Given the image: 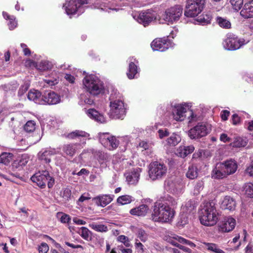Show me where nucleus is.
I'll list each match as a JSON object with an SVG mask.
<instances>
[{
	"label": "nucleus",
	"instance_id": "f257e3e1",
	"mask_svg": "<svg viewBox=\"0 0 253 253\" xmlns=\"http://www.w3.org/2000/svg\"><path fill=\"white\" fill-rule=\"evenodd\" d=\"M177 204L175 200L167 194L161 197L155 203L152 218L155 222H166L170 220L174 216V207Z\"/></svg>",
	"mask_w": 253,
	"mask_h": 253
},
{
	"label": "nucleus",
	"instance_id": "f03ea898",
	"mask_svg": "<svg viewBox=\"0 0 253 253\" xmlns=\"http://www.w3.org/2000/svg\"><path fill=\"white\" fill-rule=\"evenodd\" d=\"M200 220L201 224L205 226H213L218 220L216 211L211 203H207L201 206Z\"/></svg>",
	"mask_w": 253,
	"mask_h": 253
},
{
	"label": "nucleus",
	"instance_id": "7ed1b4c3",
	"mask_svg": "<svg viewBox=\"0 0 253 253\" xmlns=\"http://www.w3.org/2000/svg\"><path fill=\"white\" fill-rule=\"evenodd\" d=\"M83 83L86 90L93 95H97L104 91L103 82L95 75L86 76Z\"/></svg>",
	"mask_w": 253,
	"mask_h": 253
},
{
	"label": "nucleus",
	"instance_id": "20e7f679",
	"mask_svg": "<svg viewBox=\"0 0 253 253\" xmlns=\"http://www.w3.org/2000/svg\"><path fill=\"white\" fill-rule=\"evenodd\" d=\"M30 179L41 188H44L46 183L48 187L51 188L55 182L54 178L50 176L49 172L46 170H39L31 176Z\"/></svg>",
	"mask_w": 253,
	"mask_h": 253
},
{
	"label": "nucleus",
	"instance_id": "39448f33",
	"mask_svg": "<svg viewBox=\"0 0 253 253\" xmlns=\"http://www.w3.org/2000/svg\"><path fill=\"white\" fill-rule=\"evenodd\" d=\"M148 175L152 180H160L165 176L167 173V166L162 162L154 161L148 166Z\"/></svg>",
	"mask_w": 253,
	"mask_h": 253
},
{
	"label": "nucleus",
	"instance_id": "423d86ee",
	"mask_svg": "<svg viewBox=\"0 0 253 253\" xmlns=\"http://www.w3.org/2000/svg\"><path fill=\"white\" fill-rule=\"evenodd\" d=\"M183 13V7L181 5H174L166 9L162 15V19L170 24L178 21Z\"/></svg>",
	"mask_w": 253,
	"mask_h": 253
},
{
	"label": "nucleus",
	"instance_id": "0eeeda50",
	"mask_svg": "<svg viewBox=\"0 0 253 253\" xmlns=\"http://www.w3.org/2000/svg\"><path fill=\"white\" fill-rule=\"evenodd\" d=\"M109 116L115 119H124L126 114V108L124 101L117 99L110 103Z\"/></svg>",
	"mask_w": 253,
	"mask_h": 253
},
{
	"label": "nucleus",
	"instance_id": "6e6552de",
	"mask_svg": "<svg viewBox=\"0 0 253 253\" xmlns=\"http://www.w3.org/2000/svg\"><path fill=\"white\" fill-rule=\"evenodd\" d=\"M99 140L102 145L109 150L116 149L119 145V141L117 138L109 133H100Z\"/></svg>",
	"mask_w": 253,
	"mask_h": 253
},
{
	"label": "nucleus",
	"instance_id": "1a4fd4ad",
	"mask_svg": "<svg viewBox=\"0 0 253 253\" xmlns=\"http://www.w3.org/2000/svg\"><path fill=\"white\" fill-rule=\"evenodd\" d=\"M208 133L206 124L198 123L188 131V135L191 139H197L206 136Z\"/></svg>",
	"mask_w": 253,
	"mask_h": 253
},
{
	"label": "nucleus",
	"instance_id": "9d476101",
	"mask_svg": "<svg viewBox=\"0 0 253 253\" xmlns=\"http://www.w3.org/2000/svg\"><path fill=\"white\" fill-rule=\"evenodd\" d=\"M225 47L229 50H235L239 49L244 44V40L239 39L233 34H228L224 41Z\"/></svg>",
	"mask_w": 253,
	"mask_h": 253
},
{
	"label": "nucleus",
	"instance_id": "9b49d317",
	"mask_svg": "<svg viewBox=\"0 0 253 253\" xmlns=\"http://www.w3.org/2000/svg\"><path fill=\"white\" fill-rule=\"evenodd\" d=\"M172 42L168 38H156L151 43L153 50L165 51L172 46Z\"/></svg>",
	"mask_w": 253,
	"mask_h": 253
},
{
	"label": "nucleus",
	"instance_id": "f8f14e48",
	"mask_svg": "<svg viewBox=\"0 0 253 253\" xmlns=\"http://www.w3.org/2000/svg\"><path fill=\"white\" fill-rule=\"evenodd\" d=\"M203 9L202 7H201L198 4L191 1L190 0H187L184 15L186 17H194L200 13Z\"/></svg>",
	"mask_w": 253,
	"mask_h": 253
},
{
	"label": "nucleus",
	"instance_id": "ddd939ff",
	"mask_svg": "<svg viewBox=\"0 0 253 253\" xmlns=\"http://www.w3.org/2000/svg\"><path fill=\"white\" fill-rule=\"evenodd\" d=\"M142 169L134 168L126 173V181L129 185H136L140 179Z\"/></svg>",
	"mask_w": 253,
	"mask_h": 253
},
{
	"label": "nucleus",
	"instance_id": "4468645a",
	"mask_svg": "<svg viewBox=\"0 0 253 253\" xmlns=\"http://www.w3.org/2000/svg\"><path fill=\"white\" fill-rule=\"evenodd\" d=\"M236 220L231 217H226L220 223L219 231L223 232H229L232 231L235 226Z\"/></svg>",
	"mask_w": 253,
	"mask_h": 253
},
{
	"label": "nucleus",
	"instance_id": "2eb2a0df",
	"mask_svg": "<svg viewBox=\"0 0 253 253\" xmlns=\"http://www.w3.org/2000/svg\"><path fill=\"white\" fill-rule=\"evenodd\" d=\"M88 3V0H72L66 8L67 14H74L81 6Z\"/></svg>",
	"mask_w": 253,
	"mask_h": 253
},
{
	"label": "nucleus",
	"instance_id": "dca6fc26",
	"mask_svg": "<svg viewBox=\"0 0 253 253\" xmlns=\"http://www.w3.org/2000/svg\"><path fill=\"white\" fill-rule=\"evenodd\" d=\"M187 112V106L184 105L175 106L172 111L173 119L176 121H182L185 117V113Z\"/></svg>",
	"mask_w": 253,
	"mask_h": 253
},
{
	"label": "nucleus",
	"instance_id": "f3484780",
	"mask_svg": "<svg viewBox=\"0 0 253 253\" xmlns=\"http://www.w3.org/2000/svg\"><path fill=\"white\" fill-rule=\"evenodd\" d=\"M43 104L47 103L49 105H53L58 103L60 101V97L54 91L45 92L43 95Z\"/></svg>",
	"mask_w": 253,
	"mask_h": 253
},
{
	"label": "nucleus",
	"instance_id": "a211bd4d",
	"mask_svg": "<svg viewBox=\"0 0 253 253\" xmlns=\"http://www.w3.org/2000/svg\"><path fill=\"white\" fill-rule=\"evenodd\" d=\"M113 195H101L93 198V201L98 206L104 207L113 200Z\"/></svg>",
	"mask_w": 253,
	"mask_h": 253
},
{
	"label": "nucleus",
	"instance_id": "6ab92c4d",
	"mask_svg": "<svg viewBox=\"0 0 253 253\" xmlns=\"http://www.w3.org/2000/svg\"><path fill=\"white\" fill-rule=\"evenodd\" d=\"M240 13L245 19L253 18V0L246 2Z\"/></svg>",
	"mask_w": 253,
	"mask_h": 253
},
{
	"label": "nucleus",
	"instance_id": "aec40b11",
	"mask_svg": "<svg viewBox=\"0 0 253 253\" xmlns=\"http://www.w3.org/2000/svg\"><path fill=\"white\" fill-rule=\"evenodd\" d=\"M221 163L216 164L211 172V177L214 179H222L225 177L227 174Z\"/></svg>",
	"mask_w": 253,
	"mask_h": 253
},
{
	"label": "nucleus",
	"instance_id": "412c9836",
	"mask_svg": "<svg viewBox=\"0 0 253 253\" xmlns=\"http://www.w3.org/2000/svg\"><path fill=\"white\" fill-rule=\"evenodd\" d=\"M28 98L39 104H43V95L38 90H31L28 93Z\"/></svg>",
	"mask_w": 253,
	"mask_h": 253
},
{
	"label": "nucleus",
	"instance_id": "4be33fe9",
	"mask_svg": "<svg viewBox=\"0 0 253 253\" xmlns=\"http://www.w3.org/2000/svg\"><path fill=\"white\" fill-rule=\"evenodd\" d=\"M154 17L152 13L150 12H143L139 14L138 21L140 23L142 24L144 27H146L152 21Z\"/></svg>",
	"mask_w": 253,
	"mask_h": 253
},
{
	"label": "nucleus",
	"instance_id": "5701e85b",
	"mask_svg": "<svg viewBox=\"0 0 253 253\" xmlns=\"http://www.w3.org/2000/svg\"><path fill=\"white\" fill-rule=\"evenodd\" d=\"M222 164L227 175L234 173L237 169V163L233 159L227 160Z\"/></svg>",
	"mask_w": 253,
	"mask_h": 253
},
{
	"label": "nucleus",
	"instance_id": "b1692460",
	"mask_svg": "<svg viewBox=\"0 0 253 253\" xmlns=\"http://www.w3.org/2000/svg\"><path fill=\"white\" fill-rule=\"evenodd\" d=\"M87 114L90 118L98 123H103L105 122L104 116L94 109H89L87 111Z\"/></svg>",
	"mask_w": 253,
	"mask_h": 253
},
{
	"label": "nucleus",
	"instance_id": "393cba45",
	"mask_svg": "<svg viewBox=\"0 0 253 253\" xmlns=\"http://www.w3.org/2000/svg\"><path fill=\"white\" fill-rule=\"evenodd\" d=\"M235 201L230 196L224 197L221 202V207L223 209L231 211L235 209Z\"/></svg>",
	"mask_w": 253,
	"mask_h": 253
},
{
	"label": "nucleus",
	"instance_id": "a878e982",
	"mask_svg": "<svg viewBox=\"0 0 253 253\" xmlns=\"http://www.w3.org/2000/svg\"><path fill=\"white\" fill-rule=\"evenodd\" d=\"M179 187V183L172 180H168L165 182V189L170 193L177 194Z\"/></svg>",
	"mask_w": 253,
	"mask_h": 253
},
{
	"label": "nucleus",
	"instance_id": "bb28decb",
	"mask_svg": "<svg viewBox=\"0 0 253 253\" xmlns=\"http://www.w3.org/2000/svg\"><path fill=\"white\" fill-rule=\"evenodd\" d=\"M194 149V147L193 145L180 146L177 150V156L184 158L193 153Z\"/></svg>",
	"mask_w": 253,
	"mask_h": 253
},
{
	"label": "nucleus",
	"instance_id": "cd10ccee",
	"mask_svg": "<svg viewBox=\"0 0 253 253\" xmlns=\"http://www.w3.org/2000/svg\"><path fill=\"white\" fill-rule=\"evenodd\" d=\"M80 146L79 143L67 144L63 145L62 150L67 155L73 157L76 153L78 146Z\"/></svg>",
	"mask_w": 253,
	"mask_h": 253
},
{
	"label": "nucleus",
	"instance_id": "c85d7f7f",
	"mask_svg": "<svg viewBox=\"0 0 253 253\" xmlns=\"http://www.w3.org/2000/svg\"><path fill=\"white\" fill-rule=\"evenodd\" d=\"M248 142L246 137L236 136L234 138L233 141L230 143L233 147L240 148L245 147Z\"/></svg>",
	"mask_w": 253,
	"mask_h": 253
},
{
	"label": "nucleus",
	"instance_id": "c756f323",
	"mask_svg": "<svg viewBox=\"0 0 253 253\" xmlns=\"http://www.w3.org/2000/svg\"><path fill=\"white\" fill-rule=\"evenodd\" d=\"M149 208L146 205H141L138 207L130 210L129 213L134 215L144 216L147 212Z\"/></svg>",
	"mask_w": 253,
	"mask_h": 253
},
{
	"label": "nucleus",
	"instance_id": "7c9ffc66",
	"mask_svg": "<svg viewBox=\"0 0 253 253\" xmlns=\"http://www.w3.org/2000/svg\"><path fill=\"white\" fill-rule=\"evenodd\" d=\"M139 147L143 148L144 150H145L146 156H149L150 157H152L153 156V150L152 148L151 143H149L147 141L143 140L139 143V144L137 147L138 148ZM144 154L145 155V153Z\"/></svg>",
	"mask_w": 253,
	"mask_h": 253
},
{
	"label": "nucleus",
	"instance_id": "2f4dec72",
	"mask_svg": "<svg viewBox=\"0 0 253 253\" xmlns=\"http://www.w3.org/2000/svg\"><path fill=\"white\" fill-rule=\"evenodd\" d=\"M88 134L84 131L81 130H76L68 133L66 137V138L70 139H74L76 138H79L80 137H87L88 136Z\"/></svg>",
	"mask_w": 253,
	"mask_h": 253
},
{
	"label": "nucleus",
	"instance_id": "473e14b6",
	"mask_svg": "<svg viewBox=\"0 0 253 253\" xmlns=\"http://www.w3.org/2000/svg\"><path fill=\"white\" fill-rule=\"evenodd\" d=\"M198 169L197 167L194 164L190 165L186 173V177L190 179H194L198 177Z\"/></svg>",
	"mask_w": 253,
	"mask_h": 253
},
{
	"label": "nucleus",
	"instance_id": "72a5a7b5",
	"mask_svg": "<svg viewBox=\"0 0 253 253\" xmlns=\"http://www.w3.org/2000/svg\"><path fill=\"white\" fill-rule=\"evenodd\" d=\"M206 249L211 252L213 253H225L224 251L221 250L218 246L214 243H204Z\"/></svg>",
	"mask_w": 253,
	"mask_h": 253
},
{
	"label": "nucleus",
	"instance_id": "f704fd0d",
	"mask_svg": "<svg viewBox=\"0 0 253 253\" xmlns=\"http://www.w3.org/2000/svg\"><path fill=\"white\" fill-rule=\"evenodd\" d=\"M138 73L137 66L134 62H131L129 64L128 72L126 73L127 77L129 79H134Z\"/></svg>",
	"mask_w": 253,
	"mask_h": 253
},
{
	"label": "nucleus",
	"instance_id": "c9c22d12",
	"mask_svg": "<svg viewBox=\"0 0 253 253\" xmlns=\"http://www.w3.org/2000/svg\"><path fill=\"white\" fill-rule=\"evenodd\" d=\"M2 15L5 19L9 20L8 25L10 30H13L16 27L17 23L13 15H10L6 12H3Z\"/></svg>",
	"mask_w": 253,
	"mask_h": 253
},
{
	"label": "nucleus",
	"instance_id": "e433bc0d",
	"mask_svg": "<svg viewBox=\"0 0 253 253\" xmlns=\"http://www.w3.org/2000/svg\"><path fill=\"white\" fill-rule=\"evenodd\" d=\"M134 200L135 199L133 197L128 195H125L119 197L117 200V202L121 205H124L128 204Z\"/></svg>",
	"mask_w": 253,
	"mask_h": 253
},
{
	"label": "nucleus",
	"instance_id": "4c0bfd02",
	"mask_svg": "<svg viewBox=\"0 0 253 253\" xmlns=\"http://www.w3.org/2000/svg\"><path fill=\"white\" fill-rule=\"evenodd\" d=\"M216 22L220 27L224 29H230L231 27V22L226 18L217 16Z\"/></svg>",
	"mask_w": 253,
	"mask_h": 253
},
{
	"label": "nucleus",
	"instance_id": "58836bf2",
	"mask_svg": "<svg viewBox=\"0 0 253 253\" xmlns=\"http://www.w3.org/2000/svg\"><path fill=\"white\" fill-rule=\"evenodd\" d=\"M181 141V137L179 135L173 134L167 140V144L169 146H175Z\"/></svg>",
	"mask_w": 253,
	"mask_h": 253
},
{
	"label": "nucleus",
	"instance_id": "ea45409f",
	"mask_svg": "<svg viewBox=\"0 0 253 253\" xmlns=\"http://www.w3.org/2000/svg\"><path fill=\"white\" fill-rule=\"evenodd\" d=\"M56 217L62 223H69L71 218L69 215L63 212H58L56 213Z\"/></svg>",
	"mask_w": 253,
	"mask_h": 253
},
{
	"label": "nucleus",
	"instance_id": "a19ab883",
	"mask_svg": "<svg viewBox=\"0 0 253 253\" xmlns=\"http://www.w3.org/2000/svg\"><path fill=\"white\" fill-rule=\"evenodd\" d=\"M89 226L91 229L97 232H106L108 231L107 226L104 224H98L95 223H92L89 224Z\"/></svg>",
	"mask_w": 253,
	"mask_h": 253
},
{
	"label": "nucleus",
	"instance_id": "79ce46f5",
	"mask_svg": "<svg viewBox=\"0 0 253 253\" xmlns=\"http://www.w3.org/2000/svg\"><path fill=\"white\" fill-rule=\"evenodd\" d=\"M78 233L84 240L88 241L90 237L92 232L85 227L80 228Z\"/></svg>",
	"mask_w": 253,
	"mask_h": 253
},
{
	"label": "nucleus",
	"instance_id": "37998d69",
	"mask_svg": "<svg viewBox=\"0 0 253 253\" xmlns=\"http://www.w3.org/2000/svg\"><path fill=\"white\" fill-rule=\"evenodd\" d=\"M56 154V151L55 149L45 150L43 152H39L38 154L39 157L41 158H48Z\"/></svg>",
	"mask_w": 253,
	"mask_h": 253
},
{
	"label": "nucleus",
	"instance_id": "c03bdc74",
	"mask_svg": "<svg viewBox=\"0 0 253 253\" xmlns=\"http://www.w3.org/2000/svg\"><path fill=\"white\" fill-rule=\"evenodd\" d=\"M229 2L234 10L239 11L243 6L244 0H229Z\"/></svg>",
	"mask_w": 253,
	"mask_h": 253
},
{
	"label": "nucleus",
	"instance_id": "a18cd8bd",
	"mask_svg": "<svg viewBox=\"0 0 253 253\" xmlns=\"http://www.w3.org/2000/svg\"><path fill=\"white\" fill-rule=\"evenodd\" d=\"M36 128V123L33 121H29L24 126V130L27 132H33Z\"/></svg>",
	"mask_w": 253,
	"mask_h": 253
},
{
	"label": "nucleus",
	"instance_id": "49530a36",
	"mask_svg": "<svg viewBox=\"0 0 253 253\" xmlns=\"http://www.w3.org/2000/svg\"><path fill=\"white\" fill-rule=\"evenodd\" d=\"M26 159H15L13 162L12 164V166L13 168L15 169H20L22 168L23 166H25L26 163H27V161H26Z\"/></svg>",
	"mask_w": 253,
	"mask_h": 253
},
{
	"label": "nucleus",
	"instance_id": "de8ad7c7",
	"mask_svg": "<svg viewBox=\"0 0 253 253\" xmlns=\"http://www.w3.org/2000/svg\"><path fill=\"white\" fill-rule=\"evenodd\" d=\"M174 238L176 240H177V241H178V242H179V243L188 245L191 248H194L196 246L195 244L194 243H193V242H192L191 241L186 240L180 236H175L174 237Z\"/></svg>",
	"mask_w": 253,
	"mask_h": 253
},
{
	"label": "nucleus",
	"instance_id": "09e8293b",
	"mask_svg": "<svg viewBox=\"0 0 253 253\" xmlns=\"http://www.w3.org/2000/svg\"><path fill=\"white\" fill-rule=\"evenodd\" d=\"M246 194L250 198H253V183H248L244 188Z\"/></svg>",
	"mask_w": 253,
	"mask_h": 253
},
{
	"label": "nucleus",
	"instance_id": "8fccbe9b",
	"mask_svg": "<svg viewBox=\"0 0 253 253\" xmlns=\"http://www.w3.org/2000/svg\"><path fill=\"white\" fill-rule=\"evenodd\" d=\"M117 241L123 243L126 247H130L131 246L128 238L125 235L119 236L117 238Z\"/></svg>",
	"mask_w": 253,
	"mask_h": 253
},
{
	"label": "nucleus",
	"instance_id": "3c124183",
	"mask_svg": "<svg viewBox=\"0 0 253 253\" xmlns=\"http://www.w3.org/2000/svg\"><path fill=\"white\" fill-rule=\"evenodd\" d=\"M137 236L141 241L145 242L147 240V234L146 232L142 229H139L136 233Z\"/></svg>",
	"mask_w": 253,
	"mask_h": 253
},
{
	"label": "nucleus",
	"instance_id": "603ef678",
	"mask_svg": "<svg viewBox=\"0 0 253 253\" xmlns=\"http://www.w3.org/2000/svg\"><path fill=\"white\" fill-rule=\"evenodd\" d=\"M211 14L203 15L202 17L200 18L199 19L203 25H207L211 23Z\"/></svg>",
	"mask_w": 253,
	"mask_h": 253
},
{
	"label": "nucleus",
	"instance_id": "864d4df0",
	"mask_svg": "<svg viewBox=\"0 0 253 253\" xmlns=\"http://www.w3.org/2000/svg\"><path fill=\"white\" fill-rule=\"evenodd\" d=\"M129 164L130 166L143 167L145 165V161L144 159H133Z\"/></svg>",
	"mask_w": 253,
	"mask_h": 253
},
{
	"label": "nucleus",
	"instance_id": "5fc2aeb1",
	"mask_svg": "<svg viewBox=\"0 0 253 253\" xmlns=\"http://www.w3.org/2000/svg\"><path fill=\"white\" fill-rule=\"evenodd\" d=\"M168 165L170 169L177 168L180 164L178 162V159H168Z\"/></svg>",
	"mask_w": 253,
	"mask_h": 253
},
{
	"label": "nucleus",
	"instance_id": "6e6d98bb",
	"mask_svg": "<svg viewBox=\"0 0 253 253\" xmlns=\"http://www.w3.org/2000/svg\"><path fill=\"white\" fill-rule=\"evenodd\" d=\"M39 253H46L49 250V247L45 243H41L38 248Z\"/></svg>",
	"mask_w": 253,
	"mask_h": 253
},
{
	"label": "nucleus",
	"instance_id": "4d7b16f0",
	"mask_svg": "<svg viewBox=\"0 0 253 253\" xmlns=\"http://www.w3.org/2000/svg\"><path fill=\"white\" fill-rule=\"evenodd\" d=\"M71 196V190L68 188H65L63 191L62 197L65 200L68 201Z\"/></svg>",
	"mask_w": 253,
	"mask_h": 253
},
{
	"label": "nucleus",
	"instance_id": "13d9d810",
	"mask_svg": "<svg viewBox=\"0 0 253 253\" xmlns=\"http://www.w3.org/2000/svg\"><path fill=\"white\" fill-rule=\"evenodd\" d=\"M231 121L233 125H237L240 123L241 118L237 114H234L232 116Z\"/></svg>",
	"mask_w": 253,
	"mask_h": 253
},
{
	"label": "nucleus",
	"instance_id": "bf43d9fd",
	"mask_svg": "<svg viewBox=\"0 0 253 253\" xmlns=\"http://www.w3.org/2000/svg\"><path fill=\"white\" fill-rule=\"evenodd\" d=\"M20 46L23 48V51L24 55L30 56L31 55V50L28 47H27V45L26 44L22 43H21Z\"/></svg>",
	"mask_w": 253,
	"mask_h": 253
},
{
	"label": "nucleus",
	"instance_id": "052dcab7",
	"mask_svg": "<svg viewBox=\"0 0 253 253\" xmlns=\"http://www.w3.org/2000/svg\"><path fill=\"white\" fill-rule=\"evenodd\" d=\"M230 115V112L226 110H222L220 113V117L222 121H225L228 120Z\"/></svg>",
	"mask_w": 253,
	"mask_h": 253
},
{
	"label": "nucleus",
	"instance_id": "680f3d73",
	"mask_svg": "<svg viewBox=\"0 0 253 253\" xmlns=\"http://www.w3.org/2000/svg\"><path fill=\"white\" fill-rule=\"evenodd\" d=\"M49 68L48 63L45 61H42L39 64V69L41 70H46Z\"/></svg>",
	"mask_w": 253,
	"mask_h": 253
},
{
	"label": "nucleus",
	"instance_id": "e2e57ef3",
	"mask_svg": "<svg viewBox=\"0 0 253 253\" xmlns=\"http://www.w3.org/2000/svg\"><path fill=\"white\" fill-rule=\"evenodd\" d=\"M205 151L202 149H199L198 151L195 152L192 156V158H201L203 155L205 154Z\"/></svg>",
	"mask_w": 253,
	"mask_h": 253
},
{
	"label": "nucleus",
	"instance_id": "0e129e2a",
	"mask_svg": "<svg viewBox=\"0 0 253 253\" xmlns=\"http://www.w3.org/2000/svg\"><path fill=\"white\" fill-rule=\"evenodd\" d=\"M220 140L221 141L226 143L230 142L232 140V139L231 138L228 137L226 134L222 133L220 136Z\"/></svg>",
	"mask_w": 253,
	"mask_h": 253
},
{
	"label": "nucleus",
	"instance_id": "69168bd1",
	"mask_svg": "<svg viewBox=\"0 0 253 253\" xmlns=\"http://www.w3.org/2000/svg\"><path fill=\"white\" fill-rule=\"evenodd\" d=\"M135 247L137 250L141 251L142 252L144 251V246L139 242L138 239H135Z\"/></svg>",
	"mask_w": 253,
	"mask_h": 253
},
{
	"label": "nucleus",
	"instance_id": "338daca9",
	"mask_svg": "<svg viewBox=\"0 0 253 253\" xmlns=\"http://www.w3.org/2000/svg\"><path fill=\"white\" fill-rule=\"evenodd\" d=\"M204 187V182L202 181H199L197 182L195 186V190L198 193L203 189Z\"/></svg>",
	"mask_w": 253,
	"mask_h": 253
},
{
	"label": "nucleus",
	"instance_id": "774afa93",
	"mask_svg": "<svg viewBox=\"0 0 253 253\" xmlns=\"http://www.w3.org/2000/svg\"><path fill=\"white\" fill-rule=\"evenodd\" d=\"M16 156L12 153L3 152L0 156V158H12Z\"/></svg>",
	"mask_w": 253,
	"mask_h": 253
}]
</instances>
